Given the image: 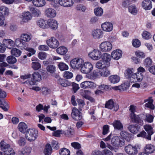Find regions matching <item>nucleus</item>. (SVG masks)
Returning a JSON list of instances; mask_svg holds the SVG:
<instances>
[{
	"instance_id": "f257e3e1",
	"label": "nucleus",
	"mask_w": 155,
	"mask_h": 155,
	"mask_svg": "<svg viewBox=\"0 0 155 155\" xmlns=\"http://www.w3.org/2000/svg\"><path fill=\"white\" fill-rule=\"evenodd\" d=\"M31 39L30 35L26 34H22L20 38L15 40V45L18 47H26L27 45L26 42L29 41Z\"/></svg>"
},
{
	"instance_id": "f03ea898",
	"label": "nucleus",
	"mask_w": 155,
	"mask_h": 155,
	"mask_svg": "<svg viewBox=\"0 0 155 155\" xmlns=\"http://www.w3.org/2000/svg\"><path fill=\"white\" fill-rule=\"evenodd\" d=\"M0 148L5 155H14L15 154L13 149L10 147L9 144L7 143L4 140H2L0 143Z\"/></svg>"
},
{
	"instance_id": "7ed1b4c3",
	"label": "nucleus",
	"mask_w": 155,
	"mask_h": 155,
	"mask_svg": "<svg viewBox=\"0 0 155 155\" xmlns=\"http://www.w3.org/2000/svg\"><path fill=\"white\" fill-rule=\"evenodd\" d=\"M38 136V131L34 128L28 129L25 134L26 139L30 142H32L35 140Z\"/></svg>"
},
{
	"instance_id": "20e7f679",
	"label": "nucleus",
	"mask_w": 155,
	"mask_h": 155,
	"mask_svg": "<svg viewBox=\"0 0 155 155\" xmlns=\"http://www.w3.org/2000/svg\"><path fill=\"white\" fill-rule=\"evenodd\" d=\"M144 117V116L142 114H134L130 117L131 122L138 124L140 125H142L143 124V119Z\"/></svg>"
},
{
	"instance_id": "39448f33",
	"label": "nucleus",
	"mask_w": 155,
	"mask_h": 155,
	"mask_svg": "<svg viewBox=\"0 0 155 155\" xmlns=\"http://www.w3.org/2000/svg\"><path fill=\"white\" fill-rule=\"evenodd\" d=\"M111 142L113 146L115 147H121L124 145V139L117 136L112 137Z\"/></svg>"
},
{
	"instance_id": "423d86ee",
	"label": "nucleus",
	"mask_w": 155,
	"mask_h": 155,
	"mask_svg": "<svg viewBox=\"0 0 155 155\" xmlns=\"http://www.w3.org/2000/svg\"><path fill=\"white\" fill-rule=\"evenodd\" d=\"M84 63L83 60L81 58H76L70 62V64L73 68L78 69L81 67Z\"/></svg>"
},
{
	"instance_id": "0eeeda50",
	"label": "nucleus",
	"mask_w": 155,
	"mask_h": 155,
	"mask_svg": "<svg viewBox=\"0 0 155 155\" xmlns=\"http://www.w3.org/2000/svg\"><path fill=\"white\" fill-rule=\"evenodd\" d=\"M93 67L92 64L89 62H85L83 64L81 67V71L84 74H88L92 71Z\"/></svg>"
},
{
	"instance_id": "6e6552de",
	"label": "nucleus",
	"mask_w": 155,
	"mask_h": 155,
	"mask_svg": "<svg viewBox=\"0 0 155 155\" xmlns=\"http://www.w3.org/2000/svg\"><path fill=\"white\" fill-rule=\"evenodd\" d=\"M32 78L31 81H28V84L34 85L37 82L40 81L41 80V77L39 73L38 72H34L32 74Z\"/></svg>"
},
{
	"instance_id": "1a4fd4ad",
	"label": "nucleus",
	"mask_w": 155,
	"mask_h": 155,
	"mask_svg": "<svg viewBox=\"0 0 155 155\" xmlns=\"http://www.w3.org/2000/svg\"><path fill=\"white\" fill-rule=\"evenodd\" d=\"M139 147L138 145L134 146L130 144H129L125 147L126 152L130 155H134L137 153V148Z\"/></svg>"
},
{
	"instance_id": "9d476101",
	"label": "nucleus",
	"mask_w": 155,
	"mask_h": 155,
	"mask_svg": "<svg viewBox=\"0 0 155 155\" xmlns=\"http://www.w3.org/2000/svg\"><path fill=\"white\" fill-rule=\"evenodd\" d=\"M105 107L110 109H112L114 108V110L117 111L119 107L118 104L116 103H114L112 99L109 100L108 101H106L105 104Z\"/></svg>"
},
{
	"instance_id": "9b49d317",
	"label": "nucleus",
	"mask_w": 155,
	"mask_h": 155,
	"mask_svg": "<svg viewBox=\"0 0 155 155\" xmlns=\"http://www.w3.org/2000/svg\"><path fill=\"white\" fill-rule=\"evenodd\" d=\"M46 43L51 48L55 49L57 48L59 45L58 41L54 37L47 40Z\"/></svg>"
},
{
	"instance_id": "f8f14e48",
	"label": "nucleus",
	"mask_w": 155,
	"mask_h": 155,
	"mask_svg": "<svg viewBox=\"0 0 155 155\" xmlns=\"http://www.w3.org/2000/svg\"><path fill=\"white\" fill-rule=\"evenodd\" d=\"M71 115L72 117L76 120H81L82 117V113L76 107L72 109Z\"/></svg>"
},
{
	"instance_id": "ddd939ff",
	"label": "nucleus",
	"mask_w": 155,
	"mask_h": 155,
	"mask_svg": "<svg viewBox=\"0 0 155 155\" xmlns=\"http://www.w3.org/2000/svg\"><path fill=\"white\" fill-rule=\"evenodd\" d=\"M101 51L107 52L110 51L112 48L111 43L109 41H104L102 42L100 46Z\"/></svg>"
},
{
	"instance_id": "4468645a",
	"label": "nucleus",
	"mask_w": 155,
	"mask_h": 155,
	"mask_svg": "<svg viewBox=\"0 0 155 155\" xmlns=\"http://www.w3.org/2000/svg\"><path fill=\"white\" fill-rule=\"evenodd\" d=\"M101 53L98 50L94 49L88 54L89 57L94 60H98L101 58Z\"/></svg>"
},
{
	"instance_id": "2eb2a0df",
	"label": "nucleus",
	"mask_w": 155,
	"mask_h": 155,
	"mask_svg": "<svg viewBox=\"0 0 155 155\" xmlns=\"http://www.w3.org/2000/svg\"><path fill=\"white\" fill-rule=\"evenodd\" d=\"M101 58L104 64L106 65V66L109 67L110 65V61L111 58V56L107 53H103L101 55Z\"/></svg>"
},
{
	"instance_id": "dca6fc26",
	"label": "nucleus",
	"mask_w": 155,
	"mask_h": 155,
	"mask_svg": "<svg viewBox=\"0 0 155 155\" xmlns=\"http://www.w3.org/2000/svg\"><path fill=\"white\" fill-rule=\"evenodd\" d=\"M96 84L93 82L90 81H85L81 83L80 87L84 89L93 88L96 87Z\"/></svg>"
},
{
	"instance_id": "f3484780",
	"label": "nucleus",
	"mask_w": 155,
	"mask_h": 155,
	"mask_svg": "<svg viewBox=\"0 0 155 155\" xmlns=\"http://www.w3.org/2000/svg\"><path fill=\"white\" fill-rule=\"evenodd\" d=\"M129 83L127 82L122 84L120 85L112 87V88L115 90H119L121 91H123L127 90L129 88Z\"/></svg>"
},
{
	"instance_id": "a211bd4d",
	"label": "nucleus",
	"mask_w": 155,
	"mask_h": 155,
	"mask_svg": "<svg viewBox=\"0 0 155 155\" xmlns=\"http://www.w3.org/2000/svg\"><path fill=\"white\" fill-rule=\"evenodd\" d=\"M134 71V69L133 68H127L124 73L125 77L126 78L128 79L131 82V80L133 78V75L135 74Z\"/></svg>"
},
{
	"instance_id": "6ab92c4d",
	"label": "nucleus",
	"mask_w": 155,
	"mask_h": 155,
	"mask_svg": "<svg viewBox=\"0 0 155 155\" xmlns=\"http://www.w3.org/2000/svg\"><path fill=\"white\" fill-rule=\"evenodd\" d=\"M101 28L104 31L110 32L112 30L113 25L110 22H106L102 24Z\"/></svg>"
},
{
	"instance_id": "aec40b11",
	"label": "nucleus",
	"mask_w": 155,
	"mask_h": 155,
	"mask_svg": "<svg viewBox=\"0 0 155 155\" xmlns=\"http://www.w3.org/2000/svg\"><path fill=\"white\" fill-rule=\"evenodd\" d=\"M2 43L5 47L9 49H12L14 45H15V41L14 42L10 39H4Z\"/></svg>"
},
{
	"instance_id": "412c9836",
	"label": "nucleus",
	"mask_w": 155,
	"mask_h": 155,
	"mask_svg": "<svg viewBox=\"0 0 155 155\" xmlns=\"http://www.w3.org/2000/svg\"><path fill=\"white\" fill-rule=\"evenodd\" d=\"M122 52L119 49H117L111 53V57L115 60H118L122 56Z\"/></svg>"
},
{
	"instance_id": "4be33fe9",
	"label": "nucleus",
	"mask_w": 155,
	"mask_h": 155,
	"mask_svg": "<svg viewBox=\"0 0 155 155\" xmlns=\"http://www.w3.org/2000/svg\"><path fill=\"white\" fill-rule=\"evenodd\" d=\"M128 129L131 133L134 134H137L140 130V127L137 124L130 125Z\"/></svg>"
},
{
	"instance_id": "5701e85b",
	"label": "nucleus",
	"mask_w": 155,
	"mask_h": 155,
	"mask_svg": "<svg viewBox=\"0 0 155 155\" xmlns=\"http://www.w3.org/2000/svg\"><path fill=\"white\" fill-rule=\"evenodd\" d=\"M45 15L49 18H54L56 15V11L51 8L46 9L45 11Z\"/></svg>"
},
{
	"instance_id": "b1692460",
	"label": "nucleus",
	"mask_w": 155,
	"mask_h": 155,
	"mask_svg": "<svg viewBox=\"0 0 155 155\" xmlns=\"http://www.w3.org/2000/svg\"><path fill=\"white\" fill-rule=\"evenodd\" d=\"M59 4L64 7H69L72 6L74 4L72 0H59Z\"/></svg>"
},
{
	"instance_id": "393cba45",
	"label": "nucleus",
	"mask_w": 155,
	"mask_h": 155,
	"mask_svg": "<svg viewBox=\"0 0 155 155\" xmlns=\"http://www.w3.org/2000/svg\"><path fill=\"white\" fill-rule=\"evenodd\" d=\"M120 134L121 137L127 141H130L133 139L132 134L125 131H121Z\"/></svg>"
},
{
	"instance_id": "a878e982",
	"label": "nucleus",
	"mask_w": 155,
	"mask_h": 155,
	"mask_svg": "<svg viewBox=\"0 0 155 155\" xmlns=\"http://www.w3.org/2000/svg\"><path fill=\"white\" fill-rule=\"evenodd\" d=\"M133 78L131 80V82H140L143 79V76L142 74L140 72L135 73V74L133 75Z\"/></svg>"
},
{
	"instance_id": "bb28decb",
	"label": "nucleus",
	"mask_w": 155,
	"mask_h": 155,
	"mask_svg": "<svg viewBox=\"0 0 155 155\" xmlns=\"http://www.w3.org/2000/svg\"><path fill=\"white\" fill-rule=\"evenodd\" d=\"M48 24L49 27L52 29L55 30L58 28V24L57 21L53 19H49Z\"/></svg>"
},
{
	"instance_id": "cd10ccee",
	"label": "nucleus",
	"mask_w": 155,
	"mask_h": 155,
	"mask_svg": "<svg viewBox=\"0 0 155 155\" xmlns=\"http://www.w3.org/2000/svg\"><path fill=\"white\" fill-rule=\"evenodd\" d=\"M144 129L147 132V134H148V140H151V136L153 133L152 127L151 125H146L144 126Z\"/></svg>"
},
{
	"instance_id": "c85d7f7f",
	"label": "nucleus",
	"mask_w": 155,
	"mask_h": 155,
	"mask_svg": "<svg viewBox=\"0 0 155 155\" xmlns=\"http://www.w3.org/2000/svg\"><path fill=\"white\" fill-rule=\"evenodd\" d=\"M58 83L59 84L64 87H66L70 86L71 84L68 80L62 78H60L58 79Z\"/></svg>"
},
{
	"instance_id": "c756f323",
	"label": "nucleus",
	"mask_w": 155,
	"mask_h": 155,
	"mask_svg": "<svg viewBox=\"0 0 155 155\" xmlns=\"http://www.w3.org/2000/svg\"><path fill=\"white\" fill-rule=\"evenodd\" d=\"M31 152L30 148L25 147L19 150L18 151V155H29Z\"/></svg>"
},
{
	"instance_id": "7c9ffc66",
	"label": "nucleus",
	"mask_w": 155,
	"mask_h": 155,
	"mask_svg": "<svg viewBox=\"0 0 155 155\" xmlns=\"http://www.w3.org/2000/svg\"><path fill=\"white\" fill-rule=\"evenodd\" d=\"M142 6L145 10H150L152 7L151 2L150 0H144L142 3Z\"/></svg>"
},
{
	"instance_id": "2f4dec72",
	"label": "nucleus",
	"mask_w": 155,
	"mask_h": 155,
	"mask_svg": "<svg viewBox=\"0 0 155 155\" xmlns=\"http://www.w3.org/2000/svg\"><path fill=\"white\" fill-rule=\"evenodd\" d=\"M18 128L20 132L23 133H25L27 131L28 126L25 123L21 122L19 124Z\"/></svg>"
},
{
	"instance_id": "473e14b6",
	"label": "nucleus",
	"mask_w": 155,
	"mask_h": 155,
	"mask_svg": "<svg viewBox=\"0 0 155 155\" xmlns=\"http://www.w3.org/2000/svg\"><path fill=\"white\" fill-rule=\"evenodd\" d=\"M103 34V32L100 29H96L92 32V35L94 38H99L102 37Z\"/></svg>"
},
{
	"instance_id": "72a5a7b5",
	"label": "nucleus",
	"mask_w": 155,
	"mask_h": 155,
	"mask_svg": "<svg viewBox=\"0 0 155 155\" xmlns=\"http://www.w3.org/2000/svg\"><path fill=\"white\" fill-rule=\"evenodd\" d=\"M9 14L8 8L4 6L0 7V15L5 16H7Z\"/></svg>"
},
{
	"instance_id": "f704fd0d",
	"label": "nucleus",
	"mask_w": 155,
	"mask_h": 155,
	"mask_svg": "<svg viewBox=\"0 0 155 155\" xmlns=\"http://www.w3.org/2000/svg\"><path fill=\"white\" fill-rule=\"evenodd\" d=\"M155 147L151 144L147 145L145 147V152L147 153H151L154 151Z\"/></svg>"
},
{
	"instance_id": "c9c22d12",
	"label": "nucleus",
	"mask_w": 155,
	"mask_h": 155,
	"mask_svg": "<svg viewBox=\"0 0 155 155\" xmlns=\"http://www.w3.org/2000/svg\"><path fill=\"white\" fill-rule=\"evenodd\" d=\"M143 114L144 116L143 120L149 123H151L153 122L154 118L153 116L150 114L146 113L143 114Z\"/></svg>"
},
{
	"instance_id": "e433bc0d",
	"label": "nucleus",
	"mask_w": 155,
	"mask_h": 155,
	"mask_svg": "<svg viewBox=\"0 0 155 155\" xmlns=\"http://www.w3.org/2000/svg\"><path fill=\"white\" fill-rule=\"evenodd\" d=\"M109 80L110 83L116 84L119 81L120 78L117 75H112L109 77Z\"/></svg>"
},
{
	"instance_id": "4c0bfd02",
	"label": "nucleus",
	"mask_w": 155,
	"mask_h": 155,
	"mask_svg": "<svg viewBox=\"0 0 155 155\" xmlns=\"http://www.w3.org/2000/svg\"><path fill=\"white\" fill-rule=\"evenodd\" d=\"M8 105L4 98L0 99V107L5 111H7L8 110L7 108Z\"/></svg>"
},
{
	"instance_id": "58836bf2",
	"label": "nucleus",
	"mask_w": 155,
	"mask_h": 155,
	"mask_svg": "<svg viewBox=\"0 0 155 155\" xmlns=\"http://www.w3.org/2000/svg\"><path fill=\"white\" fill-rule=\"evenodd\" d=\"M113 125L115 129L121 130L123 129V125L119 120H115L113 123Z\"/></svg>"
},
{
	"instance_id": "ea45409f",
	"label": "nucleus",
	"mask_w": 155,
	"mask_h": 155,
	"mask_svg": "<svg viewBox=\"0 0 155 155\" xmlns=\"http://www.w3.org/2000/svg\"><path fill=\"white\" fill-rule=\"evenodd\" d=\"M57 52L61 55H64L68 51V49L67 48L64 46H61L57 48Z\"/></svg>"
},
{
	"instance_id": "a19ab883",
	"label": "nucleus",
	"mask_w": 155,
	"mask_h": 155,
	"mask_svg": "<svg viewBox=\"0 0 155 155\" xmlns=\"http://www.w3.org/2000/svg\"><path fill=\"white\" fill-rule=\"evenodd\" d=\"M108 67H105L101 70V76L103 77H107L110 75V71L107 68Z\"/></svg>"
},
{
	"instance_id": "79ce46f5",
	"label": "nucleus",
	"mask_w": 155,
	"mask_h": 155,
	"mask_svg": "<svg viewBox=\"0 0 155 155\" xmlns=\"http://www.w3.org/2000/svg\"><path fill=\"white\" fill-rule=\"evenodd\" d=\"M22 16V19L24 22L28 21L31 19L32 18L31 13L28 12L23 13Z\"/></svg>"
},
{
	"instance_id": "37998d69",
	"label": "nucleus",
	"mask_w": 155,
	"mask_h": 155,
	"mask_svg": "<svg viewBox=\"0 0 155 155\" xmlns=\"http://www.w3.org/2000/svg\"><path fill=\"white\" fill-rule=\"evenodd\" d=\"M32 2L34 5L37 7L43 6L45 3V0H33Z\"/></svg>"
},
{
	"instance_id": "c03bdc74",
	"label": "nucleus",
	"mask_w": 155,
	"mask_h": 155,
	"mask_svg": "<svg viewBox=\"0 0 155 155\" xmlns=\"http://www.w3.org/2000/svg\"><path fill=\"white\" fill-rule=\"evenodd\" d=\"M52 148L50 145L47 144L45 146V149L44 150L45 155H51L52 153Z\"/></svg>"
},
{
	"instance_id": "a18cd8bd",
	"label": "nucleus",
	"mask_w": 155,
	"mask_h": 155,
	"mask_svg": "<svg viewBox=\"0 0 155 155\" xmlns=\"http://www.w3.org/2000/svg\"><path fill=\"white\" fill-rule=\"evenodd\" d=\"M30 10L31 12L32 15L34 16L38 17L41 14L40 11L38 9L35 8L34 7H30Z\"/></svg>"
},
{
	"instance_id": "49530a36",
	"label": "nucleus",
	"mask_w": 155,
	"mask_h": 155,
	"mask_svg": "<svg viewBox=\"0 0 155 155\" xmlns=\"http://www.w3.org/2000/svg\"><path fill=\"white\" fill-rule=\"evenodd\" d=\"M11 54L16 57H19L21 53V51L19 49L16 48H12L11 51Z\"/></svg>"
},
{
	"instance_id": "de8ad7c7",
	"label": "nucleus",
	"mask_w": 155,
	"mask_h": 155,
	"mask_svg": "<svg viewBox=\"0 0 155 155\" xmlns=\"http://www.w3.org/2000/svg\"><path fill=\"white\" fill-rule=\"evenodd\" d=\"M58 66L60 70L61 71L67 70L68 69V66L65 63L62 62H60L59 63Z\"/></svg>"
},
{
	"instance_id": "09e8293b",
	"label": "nucleus",
	"mask_w": 155,
	"mask_h": 155,
	"mask_svg": "<svg viewBox=\"0 0 155 155\" xmlns=\"http://www.w3.org/2000/svg\"><path fill=\"white\" fill-rule=\"evenodd\" d=\"M129 11L132 14L135 15L137 12V9L135 5H132L128 7Z\"/></svg>"
},
{
	"instance_id": "8fccbe9b",
	"label": "nucleus",
	"mask_w": 155,
	"mask_h": 155,
	"mask_svg": "<svg viewBox=\"0 0 155 155\" xmlns=\"http://www.w3.org/2000/svg\"><path fill=\"white\" fill-rule=\"evenodd\" d=\"M47 21L43 19H41L37 22V25L39 27L43 28H45L46 26Z\"/></svg>"
},
{
	"instance_id": "3c124183",
	"label": "nucleus",
	"mask_w": 155,
	"mask_h": 155,
	"mask_svg": "<svg viewBox=\"0 0 155 155\" xmlns=\"http://www.w3.org/2000/svg\"><path fill=\"white\" fill-rule=\"evenodd\" d=\"M111 87L110 86L107 85L105 84H101L98 86V88L101 90L108 91L111 89Z\"/></svg>"
},
{
	"instance_id": "603ef678",
	"label": "nucleus",
	"mask_w": 155,
	"mask_h": 155,
	"mask_svg": "<svg viewBox=\"0 0 155 155\" xmlns=\"http://www.w3.org/2000/svg\"><path fill=\"white\" fill-rule=\"evenodd\" d=\"M91 75L94 78L100 77L101 76V70L98 69L94 70Z\"/></svg>"
},
{
	"instance_id": "864d4df0",
	"label": "nucleus",
	"mask_w": 155,
	"mask_h": 155,
	"mask_svg": "<svg viewBox=\"0 0 155 155\" xmlns=\"http://www.w3.org/2000/svg\"><path fill=\"white\" fill-rule=\"evenodd\" d=\"M6 60L8 64H14L17 61L16 58L13 56H10L7 58Z\"/></svg>"
},
{
	"instance_id": "5fc2aeb1",
	"label": "nucleus",
	"mask_w": 155,
	"mask_h": 155,
	"mask_svg": "<svg viewBox=\"0 0 155 155\" xmlns=\"http://www.w3.org/2000/svg\"><path fill=\"white\" fill-rule=\"evenodd\" d=\"M74 129L71 127L69 128L67 130L64 132V134L67 137H71L72 136L74 133Z\"/></svg>"
},
{
	"instance_id": "6e6d98bb",
	"label": "nucleus",
	"mask_w": 155,
	"mask_h": 155,
	"mask_svg": "<svg viewBox=\"0 0 155 155\" xmlns=\"http://www.w3.org/2000/svg\"><path fill=\"white\" fill-rule=\"evenodd\" d=\"M152 63V59L150 57H147L145 60L144 64L146 67H149L151 65Z\"/></svg>"
},
{
	"instance_id": "4d7b16f0",
	"label": "nucleus",
	"mask_w": 155,
	"mask_h": 155,
	"mask_svg": "<svg viewBox=\"0 0 155 155\" xmlns=\"http://www.w3.org/2000/svg\"><path fill=\"white\" fill-rule=\"evenodd\" d=\"M94 12L96 16H100L102 15L103 12V10L101 7L97 8L94 9Z\"/></svg>"
},
{
	"instance_id": "13d9d810",
	"label": "nucleus",
	"mask_w": 155,
	"mask_h": 155,
	"mask_svg": "<svg viewBox=\"0 0 155 155\" xmlns=\"http://www.w3.org/2000/svg\"><path fill=\"white\" fill-rule=\"evenodd\" d=\"M59 154L60 155H70V151L68 149L63 148L61 149Z\"/></svg>"
},
{
	"instance_id": "bf43d9fd",
	"label": "nucleus",
	"mask_w": 155,
	"mask_h": 155,
	"mask_svg": "<svg viewBox=\"0 0 155 155\" xmlns=\"http://www.w3.org/2000/svg\"><path fill=\"white\" fill-rule=\"evenodd\" d=\"M41 67V64L38 62H33L32 63V67L35 70L39 69Z\"/></svg>"
},
{
	"instance_id": "052dcab7",
	"label": "nucleus",
	"mask_w": 155,
	"mask_h": 155,
	"mask_svg": "<svg viewBox=\"0 0 155 155\" xmlns=\"http://www.w3.org/2000/svg\"><path fill=\"white\" fill-rule=\"evenodd\" d=\"M73 76L72 73L68 71H65L63 74L64 77L67 79L71 78Z\"/></svg>"
},
{
	"instance_id": "680f3d73",
	"label": "nucleus",
	"mask_w": 155,
	"mask_h": 155,
	"mask_svg": "<svg viewBox=\"0 0 155 155\" xmlns=\"http://www.w3.org/2000/svg\"><path fill=\"white\" fill-rule=\"evenodd\" d=\"M51 144L54 149L57 150L59 148V144L58 142L56 140H53L51 142Z\"/></svg>"
},
{
	"instance_id": "e2e57ef3",
	"label": "nucleus",
	"mask_w": 155,
	"mask_h": 155,
	"mask_svg": "<svg viewBox=\"0 0 155 155\" xmlns=\"http://www.w3.org/2000/svg\"><path fill=\"white\" fill-rule=\"evenodd\" d=\"M102 134L103 135L107 134L109 131V126L107 125H105L103 127Z\"/></svg>"
},
{
	"instance_id": "0e129e2a",
	"label": "nucleus",
	"mask_w": 155,
	"mask_h": 155,
	"mask_svg": "<svg viewBox=\"0 0 155 155\" xmlns=\"http://www.w3.org/2000/svg\"><path fill=\"white\" fill-rule=\"evenodd\" d=\"M132 45L135 47L138 48L140 45L141 42L138 39H134L132 41Z\"/></svg>"
},
{
	"instance_id": "69168bd1",
	"label": "nucleus",
	"mask_w": 155,
	"mask_h": 155,
	"mask_svg": "<svg viewBox=\"0 0 155 155\" xmlns=\"http://www.w3.org/2000/svg\"><path fill=\"white\" fill-rule=\"evenodd\" d=\"M47 69L49 72L53 73L55 71V67L52 65H49L47 67Z\"/></svg>"
},
{
	"instance_id": "338daca9",
	"label": "nucleus",
	"mask_w": 155,
	"mask_h": 155,
	"mask_svg": "<svg viewBox=\"0 0 155 155\" xmlns=\"http://www.w3.org/2000/svg\"><path fill=\"white\" fill-rule=\"evenodd\" d=\"M143 38L146 39H148L151 38V34L146 31H144L142 34Z\"/></svg>"
},
{
	"instance_id": "774afa93",
	"label": "nucleus",
	"mask_w": 155,
	"mask_h": 155,
	"mask_svg": "<svg viewBox=\"0 0 155 155\" xmlns=\"http://www.w3.org/2000/svg\"><path fill=\"white\" fill-rule=\"evenodd\" d=\"M138 137H142L143 138H145L148 140V134H147V133L144 131L143 130L140 132V133L137 135Z\"/></svg>"
}]
</instances>
